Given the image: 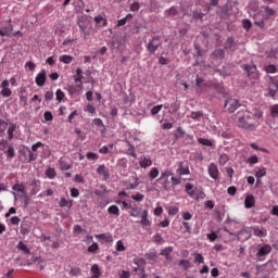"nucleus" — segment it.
Returning a JSON list of instances; mask_svg holds the SVG:
<instances>
[{"mask_svg":"<svg viewBox=\"0 0 278 278\" xmlns=\"http://www.w3.org/2000/svg\"><path fill=\"white\" fill-rule=\"evenodd\" d=\"M60 62H62L63 64H71V62H73V56L68 55V54H63L59 58Z\"/></svg>","mask_w":278,"mask_h":278,"instance_id":"41","label":"nucleus"},{"mask_svg":"<svg viewBox=\"0 0 278 278\" xmlns=\"http://www.w3.org/2000/svg\"><path fill=\"white\" fill-rule=\"evenodd\" d=\"M131 199L134 201H137L138 203H140V201H144V194L142 193H137L135 195H131Z\"/></svg>","mask_w":278,"mask_h":278,"instance_id":"63","label":"nucleus"},{"mask_svg":"<svg viewBox=\"0 0 278 278\" xmlns=\"http://www.w3.org/2000/svg\"><path fill=\"white\" fill-rule=\"evenodd\" d=\"M27 97H28L27 90L26 89H22L20 91V101H21V103L24 104V108H27V105H28Z\"/></svg>","mask_w":278,"mask_h":278,"instance_id":"28","label":"nucleus"},{"mask_svg":"<svg viewBox=\"0 0 278 278\" xmlns=\"http://www.w3.org/2000/svg\"><path fill=\"white\" fill-rule=\"evenodd\" d=\"M17 249L18 251H23V253H25L26 255H29V253H31V250H29V248H27V244H25L23 241H20L17 243Z\"/></svg>","mask_w":278,"mask_h":278,"instance_id":"33","label":"nucleus"},{"mask_svg":"<svg viewBox=\"0 0 278 278\" xmlns=\"http://www.w3.org/2000/svg\"><path fill=\"white\" fill-rule=\"evenodd\" d=\"M162 108H164V105H162V104L153 106L151 109L152 116H157V114H160V112H162Z\"/></svg>","mask_w":278,"mask_h":278,"instance_id":"48","label":"nucleus"},{"mask_svg":"<svg viewBox=\"0 0 278 278\" xmlns=\"http://www.w3.org/2000/svg\"><path fill=\"white\" fill-rule=\"evenodd\" d=\"M83 73L84 71L81 70V67L76 68V76H74L75 84H83V79H84Z\"/></svg>","mask_w":278,"mask_h":278,"instance_id":"27","label":"nucleus"},{"mask_svg":"<svg viewBox=\"0 0 278 278\" xmlns=\"http://www.w3.org/2000/svg\"><path fill=\"white\" fill-rule=\"evenodd\" d=\"M14 131H16V124L11 123L8 127V140H14Z\"/></svg>","mask_w":278,"mask_h":278,"instance_id":"26","label":"nucleus"},{"mask_svg":"<svg viewBox=\"0 0 278 278\" xmlns=\"http://www.w3.org/2000/svg\"><path fill=\"white\" fill-rule=\"evenodd\" d=\"M128 18H131V14H127L126 17L118 20L117 27H123L124 25H127Z\"/></svg>","mask_w":278,"mask_h":278,"instance_id":"54","label":"nucleus"},{"mask_svg":"<svg viewBox=\"0 0 278 278\" xmlns=\"http://www.w3.org/2000/svg\"><path fill=\"white\" fill-rule=\"evenodd\" d=\"M253 235L256 236V238H266L267 232L265 228H260V227H253Z\"/></svg>","mask_w":278,"mask_h":278,"instance_id":"22","label":"nucleus"},{"mask_svg":"<svg viewBox=\"0 0 278 278\" xmlns=\"http://www.w3.org/2000/svg\"><path fill=\"white\" fill-rule=\"evenodd\" d=\"M59 205L60 207H67L71 210L73 207V201H68L66 198H61Z\"/></svg>","mask_w":278,"mask_h":278,"instance_id":"30","label":"nucleus"},{"mask_svg":"<svg viewBox=\"0 0 278 278\" xmlns=\"http://www.w3.org/2000/svg\"><path fill=\"white\" fill-rule=\"evenodd\" d=\"M185 190L187 192V194H189V197H194V185L187 182L185 186Z\"/></svg>","mask_w":278,"mask_h":278,"instance_id":"36","label":"nucleus"},{"mask_svg":"<svg viewBox=\"0 0 278 278\" xmlns=\"http://www.w3.org/2000/svg\"><path fill=\"white\" fill-rule=\"evenodd\" d=\"M27 151L28 156H25V162H27V164H30V162H36V160H38V153H34L29 148H27Z\"/></svg>","mask_w":278,"mask_h":278,"instance_id":"23","label":"nucleus"},{"mask_svg":"<svg viewBox=\"0 0 278 278\" xmlns=\"http://www.w3.org/2000/svg\"><path fill=\"white\" fill-rule=\"evenodd\" d=\"M270 116L273 118L278 117V104H274V105L270 106Z\"/></svg>","mask_w":278,"mask_h":278,"instance_id":"50","label":"nucleus"},{"mask_svg":"<svg viewBox=\"0 0 278 278\" xmlns=\"http://www.w3.org/2000/svg\"><path fill=\"white\" fill-rule=\"evenodd\" d=\"M108 213L113 214L114 216H121V210L116 205L109 206Z\"/></svg>","mask_w":278,"mask_h":278,"instance_id":"37","label":"nucleus"},{"mask_svg":"<svg viewBox=\"0 0 278 278\" xmlns=\"http://www.w3.org/2000/svg\"><path fill=\"white\" fill-rule=\"evenodd\" d=\"M238 127L241 129H247L248 131H253L257 129V124H255V115L247 106H242L235 116Z\"/></svg>","mask_w":278,"mask_h":278,"instance_id":"1","label":"nucleus"},{"mask_svg":"<svg viewBox=\"0 0 278 278\" xmlns=\"http://www.w3.org/2000/svg\"><path fill=\"white\" fill-rule=\"evenodd\" d=\"M269 87L266 89L267 97L275 99L278 92V76H268Z\"/></svg>","mask_w":278,"mask_h":278,"instance_id":"4","label":"nucleus"},{"mask_svg":"<svg viewBox=\"0 0 278 278\" xmlns=\"http://www.w3.org/2000/svg\"><path fill=\"white\" fill-rule=\"evenodd\" d=\"M178 266H181L184 268V270H190V261L188 260H180L178 263Z\"/></svg>","mask_w":278,"mask_h":278,"instance_id":"44","label":"nucleus"},{"mask_svg":"<svg viewBox=\"0 0 278 278\" xmlns=\"http://www.w3.org/2000/svg\"><path fill=\"white\" fill-rule=\"evenodd\" d=\"M248 164H250V166H253V164H257V162H260L257 155H252L248 159Z\"/></svg>","mask_w":278,"mask_h":278,"instance_id":"62","label":"nucleus"},{"mask_svg":"<svg viewBox=\"0 0 278 278\" xmlns=\"http://www.w3.org/2000/svg\"><path fill=\"white\" fill-rule=\"evenodd\" d=\"M88 253H97L99 251V243L93 242L91 245L87 249Z\"/></svg>","mask_w":278,"mask_h":278,"instance_id":"49","label":"nucleus"},{"mask_svg":"<svg viewBox=\"0 0 278 278\" xmlns=\"http://www.w3.org/2000/svg\"><path fill=\"white\" fill-rule=\"evenodd\" d=\"M261 16H263L262 20L254 21V25L260 27L261 29H267L265 21H275L277 17V9L273 8L270 5H263L260 10Z\"/></svg>","mask_w":278,"mask_h":278,"instance_id":"2","label":"nucleus"},{"mask_svg":"<svg viewBox=\"0 0 278 278\" xmlns=\"http://www.w3.org/2000/svg\"><path fill=\"white\" fill-rule=\"evenodd\" d=\"M138 186H140V182L138 181V178H135V182L128 184L126 190H136Z\"/></svg>","mask_w":278,"mask_h":278,"instance_id":"59","label":"nucleus"},{"mask_svg":"<svg viewBox=\"0 0 278 278\" xmlns=\"http://www.w3.org/2000/svg\"><path fill=\"white\" fill-rule=\"evenodd\" d=\"M146 260H150V262L157 261V254L155 252H150L146 254Z\"/></svg>","mask_w":278,"mask_h":278,"instance_id":"58","label":"nucleus"},{"mask_svg":"<svg viewBox=\"0 0 278 278\" xmlns=\"http://www.w3.org/2000/svg\"><path fill=\"white\" fill-rule=\"evenodd\" d=\"M124 142H126L128 149L125 150V154L129 155L130 157H138V154H136V147L131 143V141L125 139Z\"/></svg>","mask_w":278,"mask_h":278,"instance_id":"15","label":"nucleus"},{"mask_svg":"<svg viewBox=\"0 0 278 278\" xmlns=\"http://www.w3.org/2000/svg\"><path fill=\"white\" fill-rule=\"evenodd\" d=\"M135 273H138V278H147V274H144V267H135Z\"/></svg>","mask_w":278,"mask_h":278,"instance_id":"55","label":"nucleus"},{"mask_svg":"<svg viewBox=\"0 0 278 278\" xmlns=\"http://www.w3.org/2000/svg\"><path fill=\"white\" fill-rule=\"evenodd\" d=\"M55 175H58V174L55 173V168L49 167V168L46 170V176L48 177V179H55Z\"/></svg>","mask_w":278,"mask_h":278,"instance_id":"45","label":"nucleus"},{"mask_svg":"<svg viewBox=\"0 0 278 278\" xmlns=\"http://www.w3.org/2000/svg\"><path fill=\"white\" fill-rule=\"evenodd\" d=\"M12 190H14L15 192H22L23 195L27 194V192H25V185L23 184H15L12 187Z\"/></svg>","mask_w":278,"mask_h":278,"instance_id":"34","label":"nucleus"},{"mask_svg":"<svg viewBox=\"0 0 278 278\" xmlns=\"http://www.w3.org/2000/svg\"><path fill=\"white\" fill-rule=\"evenodd\" d=\"M25 70L26 71H36V63H34L33 61H27L25 63Z\"/></svg>","mask_w":278,"mask_h":278,"instance_id":"56","label":"nucleus"},{"mask_svg":"<svg viewBox=\"0 0 278 278\" xmlns=\"http://www.w3.org/2000/svg\"><path fill=\"white\" fill-rule=\"evenodd\" d=\"M213 60H225V49L217 48L211 54Z\"/></svg>","mask_w":278,"mask_h":278,"instance_id":"19","label":"nucleus"},{"mask_svg":"<svg viewBox=\"0 0 278 278\" xmlns=\"http://www.w3.org/2000/svg\"><path fill=\"white\" fill-rule=\"evenodd\" d=\"M97 240H103V242H114V238L111 235L100 233L96 235Z\"/></svg>","mask_w":278,"mask_h":278,"instance_id":"29","label":"nucleus"},{"mask_svg":"<svg viewBox=\"0 0 278 278\" xmlns=\"http://www.w3.org/2000/svg\"><path fill=\"white\" fill-rule=\"evenodd\" d=\"M225 108L230 114H233L241 105L237 99H228L225 102Z\"/></svg>","mask_w":278,"mask_h":278,"instance_id":"8","label":"nucleus"},{"mask_svg":"<svg viewBox=\"0 0 278 278\" xmlns=\"http://www.w3.org/2000/svg\"><path fill=\"white\" fill-rule=\"evenodd\" d=\"M55 97H56V101H59V103H62L65 97L64 91H62V89H58L55 92Z\"/></svg>","mask_w":278,"mask_h":278,"instance_id":"51","label":"nucleus"},{"mask_svg":"<svg viewBox=\"0 0 278 278\" xmlns=\"http://www.w3.org/2000/svg\"><path fill=\"white\" fill-rule=\"evenodd\" d=\"M1 91L0 94L3 99L12 97V89H10V80L5 79L0 85Z\"/></svg>","mask_w":278,"mask_h":278,"instance_id":"9","label":"nucleus"},{"mask_svg":"<svg viewBox=\"0 0 278 278\" xmlns=\"http://www.w3.org/2000/svg\"><path fill=\"white\" fill-rule=\"evenodd\" d=\"M94 22L97 23V25H100V23H102L103 27L108 25V20L103 18V16L101 15L96 16Z\"/></svg>","mask_w":278,"mask_h":278,"instance_id":"53","label":"nucleus"},{"mask_svg":"<svg viewBox=\"0 0 278 278\" xmlns=\"http://www.w3.org/2000/svg\"><path fill=\"white\" fill-rule=\"evenodd\" d=\"M255 206V197L253 194H248L244 199V207L247 210H251V207Z\"/></svg>","mask_w":278,"mask_h":278,"instance_id":"20","label":"nucleus"},{"mask_svg":"<svg viewBox=\"0 0 278 278\" xmlns=\"http://www.w3.org/2000/svg\"><path fill=\"white\" fill-rule=\"evenodd\" d=\"M8 160H14L16 156V151L14 150V146H9L8 150L5 151Z\"/></svg>","mask_w":278,"mask_h":278,"instance_id":"32","label":"nucleus"},{"mask_svg":"<svg viewBox=\"0 0 278 278\" xmlns=\"http://www.w3.org/2000/svg\"><path fill=\"white\" fill-rule=\"evenodd\" d=\"M207 170L212 179H218L220 172L218 170V165H216V163H211L207 167Z\"/></svg>","mask_w":278,"mask_h":278,"instance_id":"13","label":"nucleus"},{"mask_svg":"<svg viewBox=\"0 0 278 278\" xmlns=\"http://www.w3.org/2000/svg\"><path fill=\"white\" fill-rule=\"evenodd\" d=\"M77 25H78L80 31H83V34L85 35V38H86V36H88V34H89L88 30L86 29V24L84 23V21L79 20L77 22Z\"/></svg>","mask_w":278,"mask_h":278,"instance_id":"47","label":"nucleus"},{"mask_svg":"<svg viewBox=\"0 0 278 278\" xmlns=\"http://www.w3.org/2000/svg\"><path fill=\"white\" fill-rule=\"evenodd\" d=\"M12 31H14V26H12V24H8L0 28V36H12Z\"/></svg>","mask_w":278,"mask_h":278,"instance_id":"21","label":"nucleus"},{"mask_svg":"<svg viewBox=\"0 0 278 278\" xmlns=\"http://www.w3.org/2000/svg\"><path fill=\"white\" fill-rule=\"evenodd\" d=\"M153 164V161H151V157L142 156L140 159L139 165L141 168H149Z\"/></svg>","mask_w":278,"mask_h":278,"instance_id":"24","label":"nucleus"},{"mask_svg":"<svg viewBox=\"0 0 278 278\" xmlns=\"http://www.w3.org/2000/svg\"><path fill=\"white\" fill-rule=\"evenodd\" d=\"M45 81H47V71L41 70L40 73L37 74L35 83L41 88V86H45Z\"/></svg>","mask_w":278,"mask_h":278,"instance_id":"14","label":"nucleus"},{"mask_svg":"<svg viewBox=\"0 0 278 278\" xmlns=\"http://www.w3.org/2000/svg\"><path fill=\"white\" fill-rule=\"evenodd\" d=\"M165 18H172L173 21H177L179 18V10L175 7H170L164 11Z\"/></svg>","mask_w":278,"mask_h":278,"instance_id":"12","label":"nucleus"},{"mask_svg":"<svg viewBox=\"0 0 278 278\" xmlns=\"http://www.w3.org/2000/svg\"><path fill=\"white\" fill-rule=\"evenodd\" d=\"M224 49L226 51H236L237 45H236V39L233 37H228L227 40L225 41Z\"/></svg>","mask_w":278,"mask_h":278,"instance_id":"16","label":"nucleus"},{"mask_svg":"<svg viewBox=\"0 0 278 278\" xmlns=\"http://www.w3.org/2000/svg\"><path fill=\"white\" fill-rule=\"evenodd\" d=\"M116 251L118 252L127 251V248L125 247V243H123V240H118L116 242Z\"/></svg>","mask_w":278,"mask_h":278,"instance_id":"57","label":"nucleus"},{"mask_svg":"<svg viewBox=\"0 0 278 278\" xmlns=\"http://www.w3.org/2000/svg\"><path fill=\"white\" fill-rule=\"evenodd\" d=\"M237 240L239 242H247V240H251V231L247 229H242L238 232Z\"/></svg>","mask_w":278,"mask_h":278,"instance_id":"17","label":"nucleus"},{"mask_svg":"<svg viewBox=\"0 0 278 278\" xmlns=\"http://www.w3.org/2000/svg\"><path fill=\"white\" fill-rule=\"evenodd\" d=\"M92 275L101 277V269H99V265L94 264L91 266Z\"/></svg>","mask_w":278,"mask_h":278,"instance_id":"61","label":"nucleus"},{"mask_svg":"<svg viewBox=\"0 0 278 278\" xmlns=\"http://www.w3.org/2000/svg\"><path fill=\"white\" fill-rule=\"evenodd\" d=\"M176 166V175H178V177H182V175H190V166L188 165V162H177Z\"/></svg>","mask_w":278,"mask_h":278,"instance_id":"7","label":"nucleus"},{"mask_svg":"<svg viewBox=\"0 0 278 278\" xmlns=\"http://www.w3.org/2000/svg\"><path fill=\"white\" fill-rule=\"evenodd\" d=\"M264 71L267 74H275L277 73V66L275 64L265 65Z\"/></svg>","mask_w":278,"mask_h":278,"instance_id":"40","label":"nucleus"},{"mask_svg":"<svg viewBox=\"0 0 278 278\" xmlns=\"http://www.w3.org/2000/svg\"><path fill=\"white\" fill-rule=\"evenodd\" d=\"M173 251V247H167L161 251V255L165 257V260H170V252Z\"/></svg>","mask_w":278,"mask_h":278,"instance_id":"43","label":"nucleus"},{"mask_svg":"<svg viewBox=\"0 0 278 278\" xmlns=\"http://www.w3.org/2000/svg\"><path fill=\"white\" fill-rule=\"evenodd\" d=\"M242 68L250 79H260V72L257 71V66L255 64H244L242 65Z\"/></svg>","mask_w":278,"mask_h":278,"instance_id":"6","label":"nucleus"},{"mask_svg":"<svg viewBox=\"0 0 278 278\" xmlns=\"http://www.w3.org/2000/svg\"><path fill=\"white\" fill-rule=\"evenodd\" d=\"M173 176V172L166 169L161 173V176L156 179V184H160L162 190H165V192H168L170 190V181L168 180V177Z\"/></svg>","mask_w":278,"mask_h":278,"instance_id":"3","label":"nucleus"},{"mask_svg":"<svg viewBox=\"0 0 278 278\" xmlns=\"http://www.w3.org/2000/svg\"><path fill=\"white\" fill-rule=\"evenodd\" d=\"M177 132L175 134V138L179 139V138H184L186 136V130H184V128L178 127Z\"/></svg>","mask_w":278,"mask_h":278,"instance_id":"60","label":"nucleus"},{"mask_svg":"<svg viewBox=\"0 0 278 278\" xmlns=\"http://www.w3.org/2000/svg\"><path fill=\"white\" fill-rule=\"evenodd\" d=\"M179 108H181V105L179 104V102H174L170 104L169 106V113L170 114H177L179 112Z\"/></svg>","mask_w":278,"mask_h":278,"instance_id":"39","label":"nucleus"},{"mask_svg":"<svg viewBox=\"0 0 278 278\" xmlns=\"http://www.w3.org/2000/svg\"><path fill=\"white\" fill-rule=\"evenodd\" d=\"M97 173L99 175H102L104 181H108V179H110V169L105 167V164L98 166Z\"/></svg>","mask_w":278,"mask_h":278,"instance_id":"18","label":"nucleus"},{"mask_svg":"<svg viewBox=\"0 0 278 278\" xmlns=\"http://www.w3.org/2000/svg\"><path fill=\"white\" fill-rule=\"evenodd\" d=\"M256 179H262V177H266V168L265 167H258V169L255 172Z\"/></svg>","mask_w":278,"mask_h":278,"instance_id":"42","label":"nucleus"},{"mask_svg":"<svg viewBox=\"0 0 278 278\" xmlns=\"http://www.w3.org/2000/svg\"><path fill=\"white\" fill-rule=\"evenodd\" d=\"M227 162H229V155H227L226 153L220 154V156H219L220 166H225V164H227Z\"/></svg>","mask_w":278,"mask_h":278,"instance_id":"52","label":"nucleus"},{"mask_svg":"<svg viewBox=\"0 0 278 278\" xmlns=\"http://www.w3.org/2000/svg\"><path fill=\"white\" fill-rule=\"evenodd\" d=\"M31 231V227L29 226V224H27L26 222H24L21 227H20V232L22 233V236H29V232Z\"/></svg>","mask_w":278,"mask_h":278,"instance_id":"25","label":"nucleus"},{"mask_svg":"<svg viewBox=\"0 0 278 278\" xmlns=\"http://www.w3.org/2000/svg\"><path fill=\"white\" fill-rule=\"evenodd\" d=\"M105 53H108V47L105 46L96 51V55H105Z\"/></svg>","mask_w":278,"mask_h":278,"instance_id":"64","label":"nucleus"},{"mask_svg":"<svg viewBox=\"0 0 278 278\" xmlns=\"http://www.w3.org/2000/svg\"><path fill=\"white\" fill-rule=\"evenodd\" d=\"M194 263L195 264H205V257H203V254H201V253L194 254Z\"/></svg>","mask_w":278,"mask_h":278,"instance_id":"46","label":"nucleus"},{"mask_svg":"<svg viewBox=\"0 0 278 278\" xmlns=\"http://www.w3.org/2000/svg\"><path fill=\"white\" fill-rule=\"evenodd\" d=\"M159 47H162V41L160 40V36H154L152 39H149L146 49L150 55H155Z\"/></svg>","mask_w":278,"mask_h":278,"instance_id":"5","label":"nucleus"},{"mask_svg":"<svg viewBox=\"0 0 278 278\" xmlns=\"http://www.w3.org/2000/svg\"><path fill=\"white\" fill-rule=\"evenodd\" d=\"M270 251H273V248L270 247V244H265L261 248H258V251L256 253V257L258 260V262H263L264 258L266 257V255H268L270 253Z\"/></svg>","mask_w":278,"mask_h":278,"instance_id":"10","label":"nucleus"},{"mask_svg":"<svg viewBox=\"0 0 278 278\" xmlns=\"http://www.w3.org/2000/svg\"><path fill=\"white\" fill-rule=\"evenodd\" d=\"M5 129H8V122H5L3 118H0V137L5 135Z\"/></svg>","mask_w":278,"mask_h":278,"instance_id":"38","label":"nucleus"},{"mask_svg":"<svg viewBox=\"0 0 278 278\" xmlns=\"http://www.w3.org/2000/svg\"><path fill=\"white\" fill-rule=\"evenodd\" d=\"M140 225L146 231L151 230V220H149V211L144 210L141 214Z\"/></svg>","mask_w":278,"mask_h":278,"instance_id":"11","label":"nucleus"},{"mask_svg":"<svg viewBox=\"0 0 278 278\" xmlns=\"http://www.w3.org/2000/svg\"><path fill=\"white\" fill-rule=\"evenodd\" d=\"M157 177H160V169H157V167H152L149 173L150 181H153V179H157Z\"/></svg>","mask_w":278,"mask_h":278,"instance_id":"31","label":"nucleus"},{"mask_svg":"<svg viewBox=\"0 0 278 278\" xmlns=\"http://www.w3.org/2000/svg\"><path fill=\"white\" fill-rule=\"evenodd\" d=\"M198 142L199 144H202V147H214V142H212L210 139L198 138Z\"/></svg>","mask_w":278,"mask_h":278,"instance_id":"35","label":"nucleus"}]
</instances>
